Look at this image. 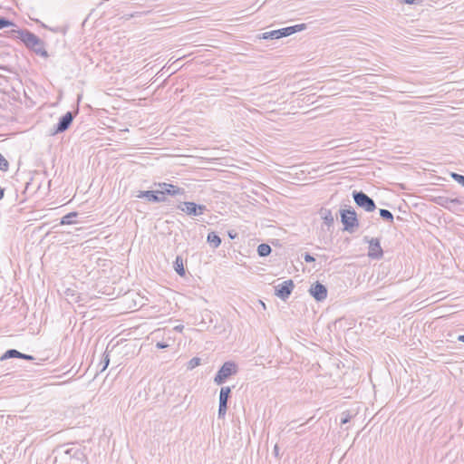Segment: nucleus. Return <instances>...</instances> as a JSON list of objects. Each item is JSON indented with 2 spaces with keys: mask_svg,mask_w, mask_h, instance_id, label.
Instances as JSON below:
<instances>
[{
  "mask_svg": "<svg viewBox=\"0 0 464 464\" xmlns=\"http://www.w3.org/2000/svg\"><path fill=\"white\" fill-rule=\"evenodd\" d=\"M25 35L26 38L24 40V44L27 49L33 51L35 54L41 57L47 58L49 56L48 52L44 47V42L42 39L30 31L28 34Z\"/></svg>",
  "mask_w": 464,
  "mask_h": 464,
  "instance_id": "obj_1",
  "label": "nucleus"
},
{
  "mask_svg": "<svg viewBox=\"0 0 464 464\" xmlns=\"http://www.w3.org/2000/svg\"><path fill=\"white\" fill-rule=\"evenodd\" d=\"M341 222L343 225V230L349 233H353L359 227V220L357 214L351 207L346 209L340 210Z\"/></svg>",
  "mask_w": 464,
  "mask_h": 464,
  "instance_id": "obj_2",
  "label": "nucleus"
},
{
  "mask_svg": "<svg viewBox=\"0 0 464 464\" xmlns=\"http://www.w3.org/2000/svg\"><path fill=\"white\" fill-rule=\"evenodd\" d=\"M237 363L232 361L224 362L214 378L215 383L223 384L227 379L237 372Z\"/></svg>",
  "mask_w": 464,
  "mask_h": 464,
  "instance_id": "obj_3",
  "label": "nucleus"
},
{
  "mask_svg": "<svg viewBox=\"0 0 464 464\" xmlns=\"http://www.w3.org/2000/svg\"><path fill=\"white\" fill-rule=\"evenodd\" d=\"M352 195L358 208L364 209L366 212H372L375 210L376 205L374 200L363 191L353 190Z\"/></svg>",
  "mask_w": 464,
  "mask_h": 464,
  "instance_id": "obj_4",
  "label": "nucleus"
},
{
  "mask_svg": "<svg viewBox=\"0 0 464 464\" xmlns=\"http://www.w3.org/2000/svg\"><path fill=\"white\" fill-rule=\"evenodd\" d=\"M74 117H75V113L74 112L67 111L64 115H63L59 119L57 124H55L50 130V134L54 136V135H57L59 133H63L65 130H67L70 128V126L72 125Z\"/></svg>",
  "mask_w": 464,
  "mask_h": 464,
  "instance_id": "obj_5",
  "label": "nucleus"
},
{
  "mask_svg": "<svg viewBox=\"0 0 464 464\" xmlns=\"http://www.w3.org/2000/svg\"><path fill=\"white\" fill-rule=\"evenodd\" d=\"M177 208L180 211L186 213L188 216L198 217L202 215L205 211H207V207L205 205L197 204L192 201H184L180 202Z\"/></svg>",
  "mask_w": 464,
  "mask_h": 464,
  "instance_id": "obj_6",
  "label": "nucleus"
},
{
  "mask_svg": "<svg viewBox=\"0 0 464 464\" xmlns=\"http://www.w3.org/2000/svg\"><path fill=\"white\" fill-rule=\"evenodd\" d=\"M364 241L369 244L368 246V256L373 260H380L383 256V250L381 246V240L378 237L368 238L364 237Z\"/></svg>",
  "mask_w": 464,
  "mask_h": 464,
  "instance_id": "obj_7",
  "label": "nucleus"
},
{
  "mask_svg": "<svg viewBox=\"0 0 464 464\" xmlns=\"http://www.w3.org/2000/svg\"><path fill=\"white\" fill-rule=\"evenodd\" d=\"M295 287L292 279L285 280L275 286V295L281 300L285 301L292 294Z\"/></svg>",
  "mask_w": 464,
  "mask_h": 464,
  "instance_id": "obj_8",
  "label": "nucleus"
},
{
  "mask_svg": "<svg viewBox=\"0 0 464 464\" xmlns=\"http://www.w3.org/2000/svg\"><path fill=\"white\" fill-rule=\"evenodd\" d=\"M231 395V387L223 386L219 392V403H218V418L223 419L227 413V401Z\"/></svg>",
  "mask_w": 464,
  "mask_h": 464,
  "instance_id": "obj_9",
  "label": "nucleus"
},
{
  "mask_svg": "<svg viewBox=\"0 0 464 464\" xmlns=\"http://www.w3.org/2000/svg\"><path fill=\"white\" fill-rule=\"evenodd\" d=\"M309 293L317 302H321L326 299L328 291L324 285L317 281L311 285Z\"/></svg>",
  "mask_w": 464,
  "mask_h": 464,
  "instance_id": "obj_10",
  "label": "nucleus"
},
{
  "mask_svg": "<svg viewBox=\"0 0 464 464\" xmlns=\"http://www.w3.org/2000/svg\"><path fill=\"white\" fill-rule=\"evenodd\" d=\"M159 187L161 188L160 190V193L163 197H165V195H169V196L184 195L186 192L183 188H179L178 186H175V185L169 184V183H165V182L160 183Z\"/></svg>",
  "mask_w": 464,
  "mask_h": 464,
  "instance_id": "obj_11",
  "label": "nucleus"
},
{
  "mask_svg": "<svg viewBox=\"0 0 464 464\" xmlns=\"http://www.w3.org/2000/svg\"><path fill=\"white\" fill-rule=\"evenodd\" d=\"M84 458L83 452L79 449L69 448L63 451V459L69 460V464H75L77 461H82Z\"/></svg>",
  "mask_w": 464,
  "mask_h": 464,
  "instance_id": "obj_12",
  "label": "nucleus"
},
{
  "mask_svg": "<svg viewBox=\"0 0 464 464\" xmlns=\"http://www.w3.org/2000/svg\"><path fill=\"white\" fill-rule=\"evenodd\" d=\"M137 198H146L150 202H164L166 201V198L163 197L160 190H146V191H139Z\"/></svg>",
  "mask_w": 464,
  "mask_h": 464,
  "instance_id": "obj_13",
  "label": "nucleus"
},
{
  "mask_svg": "<svg viewBox=\"0 0 464 464\" xmlns=\"http://www.w3.org/2000/svg\"><path fill=\"white\" fill-rule=\"evenodd\" d=\"M29 30L27 29H19V28H12L11 30L6 32L7 37L11 39H19L24 44V40H25L26 35L28 34Z\"/></svg>",
  "mask_w": 464,
  "mask_h": 464,
  "instance_id": "obj_14",
  "label": "nucleus"
},
{
  "mask_svg": "<svg viewBox=\"0 0 464 464\" xmlns=\"http://www.w3.org/2000/svg\"><path fill=\"white\" fill-rule=\"evenodd\" d=\"M207 242L214 248H218L221 245L220 237L214 231L208 234Z\"/></svg>",
  "mask_w": 464,
  "mask_h": 464,
  "instance_id": "obj_15",
  "label": "nucleus"
},
{
  "mask_svg": "<svg viewBox=\"0 0 464 464\" xmlns=\"http://www.w3.org/2000/svg\"><path fill=\"white\" fill-rule=\"evenodd\" d=\"M320 213L324 224L328 227L333 226L334 219L332 211L330 209L322 208Z\"/></svg>",
  "mask_w": 464,
  "mask_h": 464,
  "instance_id": "obj_16",
  "label": "nucleus"
},
{
  "mask_svg": "<svg viewBox=\"0 0 464 464\" xmlns=\"http://www.w3.org/2000/svg\"><path fill=\"white\" fill-rule=\"evenodd\" d=\"M174 270L176 271V273L180 276H184L186 272H185V268H184V264H183V258L179 256H178L176 257V260L174 261Z\"/></svg>",
  "mask_w": 464,
  "mask_h": 464,
  "instance_id": "obj_17",
  "label": "nucleus"
},
{
  "mask_svg": "<svg viewBox=\"0 0 464 464\" xmlns=\"http://www.w3.org/2000/svg\"><path fill=\"white\" fill-rule=\"evenodd\" d=\"M23 356V353L15 350V349H9L7 350L0 358L1 361H5L11 358H19L21 359Z\"/></svg>",
  "mask_w": 464,
  "mask_h": 464,
  "instance_id": "obj_18",
  "label": "nucleus"
},
{
  "mask_svg": "<svg viewBox=\"0 0 464 464\" xmlns=\"http://www.w3.org/2000/svg\"><path fill=\"white\" fill-rule=\"evenodd\" d=\"M78 216L77 212H70L61 218V225H72L75 223L74 218Z\"/></svg>",
  "mask_w": 464,
  "mask_h": 464,
  "instance_id": "obj_19",
  "label": "nucleus"
},
{
  "mask_svg": "<svg viewBox=\"0 0 464 464\" xmlns=\"http://www.w3.org/2000/svg\"><path fill=\"white\" fill-rule=\"evenodd\" d=\"M272 248L268 244L262 243L257 246V254L259 256L265 257L270 255Z\"/></svg>",
  "mask_w": 464,
  "mask_h": 464,
  "instance_id": "obj_20",
  "label": "nucleus"
},
{
  "mask_svg": "<svg viewBox=\"0 0 464 464\" xmlns=\"http://www.w3.org/2000/svg\"><path fill=\"white\" fill-rule=\"evenodd\" d=\"M435 203L440 207H443L448 209H451V201L450 198L448 197H438L435 198Z\"/></svg>",
  "mask_w": 464,
  "mask_h": 464,
  "instance_id": "obj_21",
  "label": "nucleus"
},
{
  "mask_svg": "<svg viewBox=\"0 0 464 464\" xmlns=\"http://www.w3.org/2000/svg\"><path fill=\"white\" fill-rule=\"evenodd\" d=\"M259 38L266 39V40H267V39H271V40L280 39L281 38L280 31H279V29H277V30H273V31H270V32L263 33Z\"/></svg>",
  "mask_w": 464,
  "mask_h": 464,
  "instance_id": "obj_22",
  "label": "nucleus"
},
{
  "mask_svg": "<svg viewBox=\"0 0 464 464\" xmlns=\"http://www.w3.org/2000/svg\"><path fill=\"white\" fill-rule=\"evenodd\" d=\"M379 213H380V217L384 221H387L389 223H392L393 222L394 217H393V214L390 210L384 209V208H381Z\"/></svg>",
  "mask_w": 464,
  "mask_h": 464,
  "instance_id": "obj_23",
  "label": "nucleus"
},
{
  "mask_svg": "<svg viewBox=\"0 0 464 464\" xmlns=\"http://www.w3.org/2000/svg\"><path fill=\"white\" fill-rule=\"evenodd\" d=\"M6 27H16V24L12 20L4 16H0V29Z\"/></svg>",
  "mask_w": 464,
  "mask_h": 464,
  "instance_id": "obj_24",
  "label": "nucleus"
},
{
  "mask_svg": "<svg viewBox=\"0 0 464 464\" xmlns=\"http://www.w3.org/2000/svg\"><path fill=\"white\" fill-rule=\"evenodd\" d=\"M149 13H150V11H142V12H134V13H131V14H124L122 16L123 19H125L126 21L131 19V18H135V17H140L144 14H148Z\"/></svg>",
  "mask_w": 464,
  "mask_h": 464,
  "instance_id": "obj_25",
  "label": "nucleus"
},
{
  "mask_svg": "<svg viewBox=\"0 0 464 464\" xmlns=\"http://www.w3.org/2000/svg\"><path fill=\"white\" fill-rule=\"evenodd\" d=\"M201 363V359L198 358V357H193L192 359H190L188 363H187V369L188 370H193L194 368H196L197 366L200 365Z\"/></svg>",
  "mask_w": 464,
  "mask_h": 464,
  "instance_id": "obj_26",
  "label": "nucleus"
},
{
  "mask_svg": "<svg viewBox=\"0 0 464 464\" xmlns=\"http://www.w3.org/2000/svg\"><path fill=\"white\" fill-rule=\"evenodd\" d=\"M109 363H110V355L108 353L104 352V353L102 355V361L101 362V364L102 365L101 372L105 371L107 369V367L109 366Z\"/></svg>",
  "mask_w": 464,
  "mask_h": 464,
  "instance_id": "obj_27",
  "label": "nucleus"
},
{
  "mask_svg": "<svg viewBox=\"0 0 464 464\" xmlns=\"http://www.w3.org/2000/svg\"><path fill=\"white\" fill-rule=\"evenodd\" d=\"M9 169V162L0 153V170L7 171Z\"/></svg>",
  "mask_w": 464,
  "mask_h": 464,
  "instance_id": "obj_28",
  "label": "nucleus"
},
{
  "mask_svg": "<svg viewBox=\"0 0 464 464\" xmlns=\"http://www.w3.org/2000/svg\"><path fill=\"white\" fill-rule=\"evenodd\" d=\"M450 177L458 182L459 185L464 187V176L456 172H451Z\"/></svg>",
  "mask_w": 464,
  "mask_h": 464,
  "instance_id": "obj_29",
  "label": "nucleus"
},
{
  "mask_svg": "<svg viewBox=\"0 0 464 464\" xmlns=\"http://www.w3.org/2000/svg\"><path fill=\"white\" fill-rule=\"evenodd\" d=\"M279 31H280L281 38L289 36L294 34L293 30H292V26L281 28V29H279Z\"/></svg>",
  "mask_w": 464,
  "mask_h": 464,
  "instance_id": "obj_30",
  "label": "nucleus"
},
{
  "mask_svg": "<svg viewBox=\"0 0 464 464\" xmlns=\"http://www.w3.org/2000/svg\"><path fill=\"white\" fill-rule=\"evenodd\" d=\"M352 418H353V416L351 415V413L349 411H343L342 413V417H341V424L348 423Z\"/></svg>",
  "mask_w": 464,
  "mask_h": 464,
  "instance_id": "obj_31",
  "label": "nucleus"
},
{
  "mask_svg": "<svg viewBox=\"0 0 464 464\" xmlns=\"http://www.w3.org/2000/svg\"><path fill=\"white\" fill-rule=\"evenodd\" d=\"M305 28H306L305 24H299L292 25V30H293L294 34H295L297 32H301V31L304 30Z\"/></svg>",
  "mask_w": 464,
  "mask_h": 464,
  "instance_id": "obj_32",
  "label": "nucleus"
},
{
  "mask_svg": "<svg viewBox=\"0 0 464 464\" xmlns=\"http://www.w3.org/2000/svg\"><path fill=\"white\" fill-rule=\"evenodd\" d=\"M302 256L306 263H312L315 261L314 257L309 253H304Z\"/></svg>",
  "mask_w": 464,
  "mask_h": 464,
  "instance_id": "obj_33",
  "label": "nucleus"
},
{
  "mask_svg": "<svg viewBox=\"0 0 464 464\" xmlns=\"http://www.w3.org/2000/svg\"><path fill=\"white\" fill-rule=\"evenodd\" d=\"M450 201H451V208L454 206L461 205L463 203V201L459 198H450Z\"/></svg>",
  "mask_w": 464,
  "mask_h": 464,
  "instance_id": "obj_34",
  "label": "nucleus"
},
{
  "mask_svg": "<svg viewBox=\"0 0 464 464\" xmlns=\"http://www.w3.org/2000/svg\"><path fill=\"white\" fill-rule=\"evenodd\" d=\"M156 347L158 349H165V348L169 347V344L167 343H164V342H158L156 343Z\"/></svg>",
  "mask_w": 464,
  "mask_h": 464,
  "instance_id": "obj_35",
  "label": "nucleus"
},
{
  "mask_svg": "<svg viewBox=\"0 0 464 464\" xmlns=\"http://www.w3.org/2000/svg\"><path fill=\"white\" fill-rule=\"evenodd\" d=\"M405 4L413 5V4H420L423 0H403Z\"/></svg>",
  "mask_w": 464,
  "mask_h": 464,
  "instance_id": "obj_36",
  "label": "nucleus"
},
{
  "mask_svg": "<svg viewBox=\"0 0 464 464\" xmlns=\"http://www.w3.org/2000/svg\"><path fill=\"white\" fill-rule=\"evenodd\" d=\"M21 359L27 360V361H33L34 358V356L26 353H23V356Z\"/></svg>",
  "mask_w": 464,
  "mask_h": 464,
  "instance_id": "obj_37",
  "label": "nucleus"
},
{
  "mask_svg": "<svg viewBox=\"0 0 464 464\" xmlns=\"http://www.w3.org/2000/svg\"><path fill=\"white\" fill-rule=\"evenodd\" d=\"M184 329V325L182 324H179V325H177L174 327V330L177 331V332H182V330Z\"/></svg>",
  "mask_w": 464,
  "mask_h": 464,
  "instance_id": "obj_38",
  "label": "nucleus"
},
{
  "mask_svg": "<svg viewBox=\"0 0 464 464\" xmlns=\"http://www.w3.org/2000/svg\"><path fill=\"white\" fill-rule=\"evenodd\" d=\"M4 196H5V188H3L0 186V200L4 198Z\"/></svg>",
  "mask_w": 464,
  "mask_h": 464,
  "instance_id": "obj_39",
  "label": "nucleus"
},
{
  "mask_svg": "<svg viewBox=\"0 0 464 464\" xmlns=\"http://www.w3.org/2000/svg\"><path fill=\"white\" fill-rule=\"evenodd\" d=\"M457 340H458L459 342L464 343V334H459V335L457 337Z\"/></svg>",
  "mask_w": 464,
  "mask_h": 464,
  "instance_id": "obj_40",
  "label": "nucleus"
},
{
  "mask_svg": "<svg viewBox=\"0 0 464 464\" xmlns=\"http://www.w3.org/2000/svg\"><path fill=\"white\" fill-rule=\"evenodd\" d=\"M279 447L277 445H275L274 447V453L276 456H278Z\"/></svg>",
  "mask_w": 464,
  "mask_h": 464,
  "instance_id": "obj_41",
  "label": "nucleus"
},
{
  "mask_svg": "<svg viewBox=\"0 0 464 464\" xmlns=\"http://www.w3.org/2000/svg\"><path fill=\"white\" fill-rule=\"evenodd\" d=\"M228 236H229L230 238H234L236 237V234L233 235L232 232L229 231L228 232Z\"/></svg>",
  "mask_w": 464,
  "mask_h": 464,
  "instance_id": "obj_42",
  "label": "nucleus"
}]
</instances>
